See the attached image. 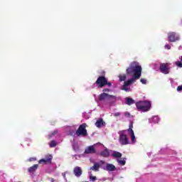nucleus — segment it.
I'll use <instances>...</instances> for the list:
<instances>
[{
  "label": "nucleus",
  "instance_id": "nucleus-34",
  "mask_svg": "<svg viewBox=\"0 0 182 182\" xmlns=\"http://www.w3.org/2000/svg\"><path fill=\"white\" fill-rule=\"evenodd\" d=\"M140 82H141V83H142V85H147V80L145 78H141L140 80Z\"/></svg>",
  "mask_w": 182,
  "mask_h": 182
},
{
  "label": "nucleus",
  "instance_id": "nucleus-3",
  "mask_svg": "<svg viewBox=\"0 0 182 182\" xmlns=\"http://www.w3.org/2000/svg\"><path fill=\"white\" fill-rule=\"evenodd\" d=\"M108 86V87H112V82L107 81V78L105 76H100L97 81L91 85V89H95V87L102 88L105 86Z\"/></svg>",
  "mask_w": 182,
  "mask_h": 182
},
{
  "label": "nucleus",
  "instance_id": "nucleus-2",
  "mask_svg": "<svg viewBox=\"0 0 182 182\" xmlns=\"http://www.w3.org/2000/svg\"><path fill=\"white\" fill-rule=\"evenodd\" d=\"M125 105L132 106V105H136V107L138 112H142L143 113L149 112L151 109V102L149 100L139 101L136 102L132 97H127L124 98Z\"/></svg>",
  "mask_w": 182,
  "mask_h": 182
},
{
  "label": "nucleus",
  "instance_id": "nucleus-13",
  "mask_svg": "<svg viewBox=\"0 0 182 182\" xmlns=\"http://www.w3.org/2000/svg\"><path fill=\"white\" fill-rule=\"evenodd\" d=\"M67 129H68V135L72 136L73 139H76V127L68 126Z\"/></svg>",
  "mask_w": 182,
  "mask_h": 182
},
{
  "label": "nucleus",
  "instance_id": "nucleus-18",
  "mask_svg": "<svg viewBox=\"0 0 182 182\" xmlns=\"http://www.w3.org/2000/svg\"><path fill=\"white\" fill-rule=\"evenodd\" d=\"M160 122V117L159 116H153L151 118L149 119V123L153 126V124H158Z\"/></svg>",
  "mask_w": 182,
  "mask_h": 182
},
{
  "label": "nucleus",
  "instance_id": "nucleus-35",
  "mask_svg": "<svg viewBox=\"0 0 182 182\" xmlns=\"http://www.w3.org/2000/svg\"><path fill=\"white\" fill-rule=\"evenodd\" d=\"M182 61H176V65L178 66V68H182Z\"/></svg>",
  "mask_w": 182,
  "mask_h": 182
},
{
  "label": "nucleus",
  "instance_id": "nucleus-41",
  "mask_svg": "<svg viewBox=\"0 0 182 182\" xmlns=\"http://www.w3.org/2000/svg\"><path fill=\"white\" fill-rule=\"evenodd\" d=\"M90 180H92V181H95L96 180V176H90Z\"/></svg>",
  "mask_w": 182,
  "mask_h": 182
},
{
  "label": "nucleus",
  "instance_id": "nucleus-19",
  "mask_svg": "<svg viewBox=\"0 0 182 182\" xmlns=\"http://www.w3.org/2000/svg\"><path fill=\"white\" fill-rule=\"evenodd\" d=\"M74 175L75 177H80L82 176V168L80 166H75L74 168Z\"/></svg>",
  "mask_w": 182,
  "mask_h": 182
},
{
  "label": "nucleus",
  "instance_id": "nucleus-12",
  "mask_svg": "<svg viewBox=\"0 0 182 182\" xmlns=\"http://www.w3.org/2000/svg\"><path fill=\"white\" fill-rule=\"evenodd\" d=\"M124 117H127L129 119V129H133V123H134V117L132 114H130V112H124Z\"/></svg>",
  "mask_w": 182,
  "mask_h": 182
},
{
  "label": "nucleus",
  "instance_id": "nucleus-9",
  "mask_svg": "<svg viewBox=\"0 0 182 182\" xmlns=\"http://www.w3.org/2000/svg\"><path fill=\"white\" fill-rule=\"evenodd\" d=\"M159 154H177V152L174 150H172L168 146H166L165 148H162L160 149V151L158 152L157 154L154 155V157L156 156H159Z\"/></svg>",
  "mask_w": 182,
  "mask_h": 182
},
{
  "label": "nucleus",
  "instance_id": "nucleus-45",
  "mask_svg": "<svg viewBox=\"0 0 182 182\" xmlns=\"http://www.w3.org/2000/svg\"><path fill=\"white\" fill-rule=\"evenodd\" d=\"M103 146V144H102L101 143H100V142H98V143H97L96 144H95V146Z\"/></svg>",
  "mask_w": 182,
  "mask_h": 182
},
{
  "label": "nucleus",
  "instance_id": "nucleus-31",
  "mask_svg": "<svg viewBox=\"0 0 182 182\" xmlns=\"http://www.w3.org/2000/svg\"><path fill=\"white\" fill-rule=\"evenodd\" d=\"M82 117H83L84 119H85L86 120H87V119H90V115L88 114L87 113H86V112H84L82 113Z\"/></svg>",
  "mask_w": 182,
  "mask_h": 182
},
{
  "label": "nucleus",
  "instance_id": "nucleus-49",
  "mask_svg": "<svg viewBox=\"0 0 182 182\" xmlns=\"http://www.w3.org/2000/svg\"><path fill=\"white\" fill-rule=\"evenodd\" d=\"M50 182H55V181L53 178H51Z\"/></svg>",
  "mask_w": 182,
  "mask_h": 182
},
{
  "label": "nucleus",
  "instance_id": "nucleus-26",
  "mask_svg": "<svg viewBox=\"0 0 182 182\" xmlns=\"http://www.w3.org/2000/svg\"><path fill=\"white\" fill-rule=\"evenodd\" d=\"M169 80L171 82V85L172 87H176V86L178 85L177 82H176L173 78H169Z\"/></svg>",
  "mask_w": 182,
  "mask_h": 182
},
{
  "label": "nucleus",
  "instance_id": "nucleus-1",
  "mask_svg": "<svg viewBox=\"0 0 182 182\" xmlns=\"http://www.w3.org/2000/svg\"><path fill=\"white\" fill-rule=\"evenodd\" d=\"M125 73L123 75H119V82H124L121 90L127 92H132L130 86L141 77V65H139V62L134 61L129 64Z\"/></svg>",
  "mask_w": 182,
  "mask_h": 182
},
{
  "label": "nucleus",
  "instance_id": "nucleus-17",
  "mask_svg": "<svg viewBox=\"0 0 182 182\" xmlns=\"http://www.w3.org/2000/svg\"><path fill=\"white\" fill-rule=\"evenodd\" d=\"M127 132L131 136V141L132 144H136L137 141L136 140V136L134 135V131H133V128H129Z\"/></svg>",
  "mask_w": 182,
  "mask_h": 182
},
{
  "label": "nucleus",
  "instance_id": "nucleus-55",
  "mask_svg": "<svg viewBox=\"0 0 182 182\" xmlns=\"http://www.w3.org/2000/svg\"><path fill=\"white\" fill-rule=\"evenodd\" d=\"M89 113H90V114L92 112H90Z\"/></svg>",
  "mask_w": 182,
  "mask_h": 182
},
{
  "label": "nucleus",
  "instance_id": "nucleus-20",
  "mask_svg": "<svg viewBox=\"0 0 182 182\" xmlns=\"http://www.w3.org/2000/svg\"><path fill=\"white\" fill-rule=\"evenodd\" d=\"M100 156L101 157H109L110 156V151H109V149L107 148H105L104 150L101 151L100 153Z\"/></svg>",
  "mask_w": 182,
  "mask_h": 182
},
{
  "label": "nucleus",
  "instance_id": "nucleus-25",
  "mask_svg": "<svg viewBox=\"0 0 182 182\" xmlns=\"http://www.w3.org/2000/svg\"><path fill=\"white\" fill-rule=\"evenodd\" d=\"M127 160V158H122V159H117V161L119 166H125Z\"/></svg>",
  "mask_w": 182,
  "mask_h": 182
},
{
  "label": "nucleus",
  "instance_id": "nucleus-27",
  "mask_svg": "<svg viewBox=\"0 0 182 182\" xmlns=\"http://www.w3.org/2000/svg\"><path fill=\"white\" fill-rule=\"evenodd\" d=\"M58 133H59V131H58V129L54 130L51 134H49V138L52 139V137H55V136H56Z\"/></svg>",
  "mask_w": 182,
  "mask_h": 182
},
{
  "label": "nucleus",
  "instance_id": "nucleus-36",
  "mask_svg": "<svg viewBox=\"0 0 182 182\" xmlns=\"http://www.w3.org/2000/svg\"><path fill=\"white\" fill-rule=\"evenodd\" d=\"M66 173H68V172H63V173H62V176H63V177L65 181V182H68V178H66Z\"/></svg>",
  "mask_w": 182,
  "mask_h": 182
},
{
  "label": "nucleus",
  "instance_id": "nucleus-29",
  "mask_svg": "<svg viewBox=\"0 0 182 182\" xmlns=\"http://www.w3.org/2000/svg\"><path fill=\"white\" fill-rule=\"evenodd\" d=\"M57 144H58V142H56V141L55 140H53L49 144V146L50 148H53V147H56Z\"/></svg>",
  "mask_w": 182,
  "mask_h": 182
},
{
  "label": "nucleus",
  "instance_id": "nucleus-16",
  "mask_svg": "<svg viewBox=\"0 0 182 182\" xmlns=\"http://www.w3.org/2000/svg\"><path fill=\"white\" fill-rule=\"evenodd\" d=\"M72 143V147H73V150L75 152V153H80V148L79 147V144L77 143V141H76V139H73L71 141Z\"/></svg>",
  "mask_w": 182,
  "mask_h": 182
},
{
  "label": "nucleus",
  "instance_id": "nucleus-37",
  "mask_svg": "<svg viewBox=\"0 0 182 182\" xmlns=\"http://www.w3.org/2000/svg\"><path fill=\"white\" fill-rule=\"evenodd\" d=\"M176 90H177V92H182V85L178 86V87L176 88Z\"/></svg>",
  "mask_w": 182,
  "mask_h": 182
},
{
  "label": "nucleus",
  "instance_id": "nucleus-56",
  "mask_svg": "<svg viewBox=\"0 0 182 182\" xmlns=\"http://www.w3.org/2000/svg\"><path fill=\"white\" fill-rule=\"evenodd\" d=\"M18 182H21V181H18Z\"/></svg>",
  "mask_w": 182,
  "mask_h": 182
},
{
  "label": "nucleus",
  "instance_id": "nucleus-50",
  "mask_svg": "<svg viewBox=\"0 0 182 182\" xmlns=\"http://www.w3.org/2000/svg\"><path fill=\"white\" fill-rule=\"evenodd\" d=\"M141 180V178H137V179H136V182H139V181H140Z\"/></svg>",
  "mask_w": 182,
  "mask_h": 182
},
{
  "label": "nucleus",
  "instance_id": "nucleus-24",
  "mask_svg": "<svg viewBox=\"0 0 182 182\" xmlns=\"http://www.w3.org/2000/svg\"><path fill=\"white\" fill-rule=\"evenodd\" d=\"M112 151V157H114L115 159H122V153L117 151Z\"/></svg>",
  "mask_w": 182,
  "mask_h": 182
},
{
  "label": "nucleus",
  "instance_id": "nucleus-32",
  "mask_svg": "<svg viewBox=\"0 0 182 182\" xmlns=\"http://www.w3.org/2000/svg\"><path fill=\"white\" fill-rule=\"evenodd\" d=\"M171 46H173V44H168V43H166L165 46H164V49H166V50H170V49H171Z\"/></svg>",
  "mask_w": 182,
  "mask_h": 182
},
{
  "label": "nucleus",
  "instance_id": "nucleus-52",
  "mask_svg": "<svg viewBox=\"0 0 182 182\" xmlns=\"http://www.w3.org/2000/svg\"><path fill=\"white\" fill-rule=\"evenodd\" d=\"M102 181H106V178L102 179Z\"/></svg>",
  "mask_w": 182,
  "mask_h": 182
},
{
  "label": "nucleus",
  "instance_id": "nucleus-28",
  "mask_svg": "<svg viewBox=\"0 0 182 182\" xmlns=\"http://www.w3.org/2000/svg\"><path fill=\"white\" fill-rule=\"evenodd\" d=\"M0 182H6V179L4 177V172L0 171Z\"/></svg>",
  "mask_w": 182,
  "mask_h": 182
},
{
  "label": "nucleus",
  "instance_id": "nucleus-40",
  "mask_svg": "<svg viewBox=\"0 0 182 182\" xmlns=\"http://www.w3.org/2000/svg\"><path fill=\"white\" fill-rule=\"evenodd\" d=\"M53 171V170H50L49 168H47L46 170V173H47L48 174H50V173H52Z\"/></svg>",
  "mask_w": 182,
  "mask_h": 182
},
{
  "label": "nucleus",
  "instance_id": "nucleus-38",
  "mask_svg": "<svg viewBox=\"0 0 182 182\" xmlns=\"http://www.w3.org/2000/svg\"><path fill=\"white\" fill-rule=\"evenodd\" d=\"M121 114H122V113H120V112H114L113 114V116H114V117H117L120 116Z\"/></svg>",
  "mask_w": 182,
  "mask_h": 182
},
{
  "label": "nucleus",
  "instance_id": "nucleus-33",
  "mask_svg": "<svg viewBox=\"0 0 182 182\" xmlns=\"http://www.w3.org/2000/svg\"><path fill=\"white\" fill-rule=\"evenodd\" d=\"M102 92L103 93H106V92H113V90L110 88H105L102 90Z\"/></svg>",
  "mask_w": 182,
  "mask_h": 182
},
{
  "label": "nucleus",
  "instance_id": "nucleus-39",
  "mask_svg": "<svg viewBox=\"0 0 182 182\" xmlns=\"http://www.w3.org/2000/svg\"><path fill=\"white\" fill-rule=\"evenodd\" d=\"M28 161H36V158L35 157L29 158Z\"/></svg>",
  "mask_w": 182,
  "mask_h": 182
},
{
  "label": "nucleus",
  "instance_id": "nucleus-22",
  "mask_svg": "<svg viewBox=\"0 0 182 182\" xmlns=\"http://www.w3.org/2000/svg\"><path fill=\"white\" fill-rule=\"evenodd\" d=\"M95 126L97 127H103V126H106V122H103V119L100 118L95 123Z\"/></svg>",
  "mask_w": 182,
  "mask_h": 182
},
{
  "label": "nucleus",
  "instance_id": "nucleus-11",
  "mask_svg": "<svg viewBox=\"0 0 182 182\" xmlns=\"http://www.w3.org/2000/svg\"><path fill=\"white\" fill-rule=\"evenodd\" d=\"M180 41V36L176 32H170L168 33V41L177 42Z\"/></svg>",
  "mask_w": 182,
  "mask_h": 182
},
{
  "label": "nucleus",
  "instance_id": "nucleus-6",
  "mask_svg": "<svg viewBox=\"0 0 182 182\" xmlns=\"http://www.w3.org/2000/svg\"><path fill=\"white\" fill-rule=\"evenodd\" d=\"M87 127V124H86V123L79 126V128L75 131V139H77V137L80 136H82V137L87 136V130L86 129Z\"/></svg>",
  "mask_w": 182,
  "mask_h": 182
},
{
  "label": "nucleus",
  "instance_id": "nucleus-7",
  "mask_svg": "<svg viewBox=\"0 0 182 182\" xmlns=\"http://www.w3.org/2000/svg\"><path fill=\"white\" fill-rule=\"evenodd\" d=\"M106 100L108 102H106ZM116 102H117V97L107 93L105 100V107H106V106H109V107L116 106Z\"/></svg>",
  "mask_w": 182,
  "mask_h": 182
},
{
  "label": "nucleus",
  "instance_id": "nucleus-46",
  "mask_svg": "<svg viewBox=\"0 0 182 182\" xmlns=\"http://www.w3.org/2000/svg\"><path fill=\"white\" fill-rule=\"evenodd\" d=\"M157 160H159V158H154L152 159V161H157Z\"/></svg>",
  "mask_w": 182,
  "mask_h": 182
},
{
  "label": "nucleus",
  "instance_id": "nucleus-21",
  "mask_svg": "<svg viewBox=\"0 0 182 182\" xmlns=\"http://www.w3.org/2000/svg\"><path fill=\"white\" fill-rule=\"evenodd\" d=\"M92 153H96V149H95L94 146H88L87 149H86L85 151V154H90Z\"/></svg>",
  "mask_w": 182,
  "mask_h": 182
},
{
  "label": "nucleus",
  "instance_id": "nucleus-23",
  "mask_svg": "<svg viewBox=\"0 0 182 182\" xmlns=\"http://www.w3.org/2000/svg\"><path fill=\"white\" fill-rule=\"evenodd\" d=\"M102 164H100V162L94 164V166L90 168V170L93 171H99V168L102 167Z\"/></svg>",
  "mask_w": 182,
  "mask_h": 182
},
{
  "label": "nucleus",
  "instance_id": "nucleus-42",
  "mask_svg": "<svg viewBox=\"0 0 182 182\" xmlns=\"http://www.w3.org/2000/svg\"><path fill=\"white\" fill-rule=\"evenodd\" d=\"M152 154H153V152H148V153H147L148 157H150Z\"/></svg>",
  "mask_w": 182,
  "mask_h": 182
},
{
  "label": "nucleus",
  "instance_id": "nucleus-54",
  "mask_svg": "<svg viewBox=\"0 0 182 182\" xmlns=\"http://www.w3.org/2000/svg\"><path fill=\"white\" fill-rule=\"evenodd\" d=\"M181 23L182 24V20H181Z\"/></svg>",
  "mask_w": 182,
  "mask_h": 182
},
{
  "label": "nucleus",
  "instance_id": "nucleus-10",
  "mask_svg": "<svg viewBox=\"0 0 182 182\" xmlns=\"http://www.w3.org/2000/svg\"><path fill=\"white\" fill-rule=\"evenodd\" d=\"M171 70V67H168V63H161L160 64V73L164 75H168L170 73V70Z\"/></svg>",
  "mask_w": 182,
  "mask_h": 182
},
{
  "label": "nucleus",
  "instance_id": "nucleus-8",
  "mask_svg": "<svg viewBox=\"0 0 182 182\" xmlns=\"http://www.w3.org/2000/svg\"><path fill=\"white\" fill-rule=\"evenodd\" d=\"M100 164H102L101 168H102V170H105V171H116V170H117L114 164L106 163V161L103 160L100 161Z\"/></svg>",
  "mask_w": 182,
  "mask_h": 182
},
{
  "label": "nucleus",
  "instance_id": "nucleus-44",
  "mask_svg": "<svg viewBox=\"0 0 182 182\" xmlns=\"http://www.w3.org/2000/svg\"><path fill=\"white\" fill-rule=\"evenodd\" d=\"M73 157H79V158H80L81 156L80 155H77V154H75V155H73Z\"/></svg>",
  "mask_w": 182,
  "mask_h": 182
},
{
  "label": "nucleus",
  "instance_id": "nucleus-30",
  "mask_svg": "<svg viewBox=\"0 0 182 182\" xmlns=\"http://www.w3.org/2000/svg\"><path fill=\"white\" fill-rule=\"evenodd\" d=\"M153 69H154V70H156V72H160V65L154 64Z\"/></svg>",
  "mask_w": 182,
  "mask_h": 182
},
{
  "label": "nucleus",
  "instance_id": "nucleus-53",
  "mask_svg": "<svg viewBox=\"0 0 182 182\" xmlns=\"http://www.w3.org/2000/svg\"><path fill=\"white\" fill-rule=\"evenodd\" d=\"M21 146H22V147H23V144H21Z\"/></svg>",
  "mask_w": 182,
  "mask_h": 182
},
{
  "label": "nucleus",
  "instance_id": "nucleus-4",
  "mask_svg": "<svg viewBox=\"0 0 182 182\" xmlns=\"http://www.w3.org/2000/svg\"><path fill=\"white\" fill-rule=\"evenodd\" d=\"M126 133H127V129L118 132V134L119 136V143L121 144L122 146H126L127 144H130V140L127 137V135L126 134Z\"/></svg>",
  "mask_w": 182,
  "mask_h": 182
},
{
  "label": "nucleus",
  "instance_id": "nucleus-14",
  "mask_svg": "<svg viewBox=\"0 0 182 182\" xmlns=\"http://www.w3.org/2000/svg\"><path fill=\"white\" fill-rule=\"evenodd\" d=\"M38 167H39L38 164H34L33 166H31L28 168V171L31 178H33V177H35L36 176L35 173H36V170H38Z\"/></svg>",
  "mask_w": 182,
  "mask_h": 182
},
{
  "label": "nucleus",
  "instance_id": "nucleus-51",
  "mask_svg": "<svg viewBox=\"0 0 182 182\" xmlns=\"http://www.w3.org/2000/svg\"><path fill=\"white\" fill-rule=\"evenodd\" d=\"M180 61L182 62V55L179 57Z\"/></svg>",
  "mask_w": 182,
  "mask_h": 182
},
{
  "label": "nucleus",
  "instance_id": "nucleus-47",
  "mask_svg": "<svg viewBox=\"0 0 182 182\" xmlns=\"http://www.w3.org/2000/svg\"><path fill=\"white\" fill-rule=\"evenodd\" d=\"M25 141H31V139H28V138H26V139H25Z\"/></svg>",
  "mask_w": 182,
  "mask_h": 182
},
{
  "label": "nucleus",
  "instance_id": "nucleus-5",
  "mask_svg": "<svg viewBox=\"0 0 182 182\" xmlns=\"http://www.w3.org/2000/svg\"><path fill=\"white\" fill-rule=\"evenodd\" d=\"M107 96V93L102 92L101 93L98 97L96 94L93 95L95 101L97 104V106L100 107L101 109L105 108V100H106V97Z\"/></svg>",
  "mask_w": 182,
  "mask_h": 182
},
{
  "label": "nucleus",
  "instance_id": "nucleus-48",
  "mask_svg": "<svg viewBox=\"0 0 182 182\" xmlns=\"http://www.w3.org/2000/svg\"><path fill=\"white\" fill-rule=\"evenodd\" d=\"M181 49H182V46H180L178 47V50H181Z\"/></svg>",
  "mask_w": 182,
  "mask_h": 182
},
{
  "label": "nucleus",
  "instance_id": "nucleus-15",
  "mask_svg": "<svg viewBox=\"0 0 182 182\" xmlns=\"http://www.w3.org/2000/svg\"><path fill=\"white\" fill-rule=\"evenodd\" d=\"M52 159H53V156L51 154L47 155L45 159H40L38 164H46L47 163H52Z\"/></svg>",
  "mask_w": 182,
  "mask_h": 182
},
{
  "label": "nucleus",
  "instance_id": "nucleus-43",
  "mask_svg": "<svg viewBox=\"0 0 182 182\" xmlns=\"http://www.w3.org/2000/svg\"><path fill=\"white\" fill-rule=\"evenodd\" d=\"M88 174L90 176V177L93 176V175L92 174V171L88 172Z\"/></svg>",
  "mask_w": 182,
  "mask_h": 182
}]
</instances>
